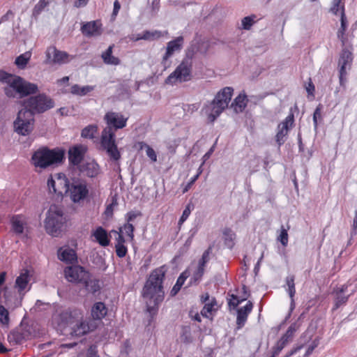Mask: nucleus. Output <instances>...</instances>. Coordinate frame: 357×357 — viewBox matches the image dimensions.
I'll return each mask as SVG.
<instances>
[{"instance_id": "nucleus-40", "label": "nucleus", "mask_w": 357, "mask_h": 357, "mask_svg": "<svg viewBox=\"0 0 357 357\" xmlns=\"http://www.w3.org/2000/svg\"><path fill=\"white\" fill-rule=\"evenodd\" d=\"M331 12L335 15L345 16L344 4L342 2V0H333Z\"/></svg>"}, {"instance_id": "nucleus-53", "label": "nucleus", "mask_w": 357, "mask_h": 357, "mask_svg": "<svg viewBox=\"0 0 357 357\" xmlns=\"http://www.w3.org/2000/svg\"><path fill=\"white\" fill-rule=\"evenodd\" d=\"M319 342L317 340H313L307 347L304 357H308L318 346Z\"/></svg>"}, {"instance_id": "nucleus-56", "label": "nucleus", "mask_w": 357, "mask_h": 357, "mask_svg": "<svg viewBox=\"0 0 357 357\" xmlns=\"http://www.w3.org/2000/svg\"><path fill=\"white\" fill-rule=\"evenodd\" d=\"M223 234L226 241H232L234 239L235 234L230 229H225Z\"/></svg>"}, {"instance_id": "nucleus-35", "label": "nucleus", "mask_w": 357, "mask_h": 357, "mask_svg": "<svg viewBox=\"0 0 357 357\" xmlns=\"http://www.w3.org/2000/svg\"><path fill=\"white\" fill-rule=\"evenodd\" d=\"M217 310V303L214 298H212L208 303H206L201 311V314L206 318H211L213 312Z\"/></svg>"}, {"instance_id": "nucleus-49", "label": "nucleus", "mask_w": 357, "mask_h": 357, "mask_svg": "<svg viewBox=\"0 0 357 357\" xmlns=\"http://www.w3.org/2000/svg\"><path fill=\"white\" fill-rule=\"evenodd\" d=\"M256 16H248L245 17L241 20V26L243 29L248 30L253 25L255 22Z\"/></svg>"}, {"instance_id": "nucleus-52", "label": "nucleus", "mask_w": 357, "mask_h": 357, "mask_svg": "<svg viewBox=\"0 0 357 357\" xmlns=\"http://www.w3.org/2000/svg\"><path fill=\"white\" fill-rule=\"evenodd\" d=\"M191 213V206L187 205L184 211H183L182 215L178 221L179 225L183 224L189 217Z\"/></svg>"}, {"instance_id": "nucleus-25", "label": "nucleus", "mask_w": 357, "mask_h": 357, "mask_svg": "<svg viewBox=\"0 0 357 357\" xmlns=\"http://www.w3.org/2000/svg\"><path fill=\"white\" fill-rule=\"evenodd\" d=\"M86 151V147L83 145H79L73 147L69 150V161L74 165H79L82 160L84 153Z\"/></svg>"}, {"instance_id": "nucleus-38", "label": "nucleus", "mask_w": 357, "mask_h": 357, "mask_svg": "<svg viewBox=\"0 0 357 357\" xmlns=\"http://www.w3.org/2000/svg\"><path fill=\"white\" fill-rule=\"evenodd\" d=\"M93 90V87L91 86H80L78 84H75L72 86L70 92L73 94L77 96H85Z\"/></svg>"}, {"instance_id": "nucleus-41", "label": "nucleus", "mask_w": 357, "mask_h": 357, "mask_svg": "<svg viewBox=\"0 0 357 357\" xmlns=\"http://www.w3.org/2000/svg\"><path fill=\"white\" fill-rule=\"evenodd\" d=\"M138 148L141 150L145 149L146 154L152 162L157 161V154L155 151L149 145L144 142H140L137 144Z\"/></svg>"}, {"instance_id": "nucleus-5", "label": "nucleus", "mask_w": 357, "mask_h": 357, "mask_svg": "<svg viewBox=\"0 0 357 357\" xmlns=\"http://www.w3.org/2000/svg\"><path fill=\"white\" fill-rule=\"evenodd\" d=\"M64 222L62 210L56 205H52L47 213L45 222L47 232L52 236H59L62 231Z\"/></svg>"}, {"instance_id": "nucleus-20", "label": "nucleus", "mask_w": 357, "mask_h": 357, "mask_svg": "<svg viewBox=\"0 0 357 357\" xmlns=\"http://www.w3.org/2000/svg\"><path fill=\"white\" fill-rule=\"evenodd\" d=\"M294 121V114L290 113L286 119L278 125L276 141L279 145L284 142L285 137L287 135L289 128L292 127Z\"/></svg>"}, {"instance_id": "nucleus-47", "label": "nucleus", "mask_w": 357, "mask_h": 357, "mask_svg": "<svg viewBox=\"0 0 357 357\" xmlns=\"http://www.w3.org/2000/svg\"><path fill=\"white\" fill-rule=\"evenodd\" d=\"M50 3L49 0H39L33 9V15L38 16Z\"/></svg>"}, {"instance_id": "nucleus-13", "label": "nucleus", "mask_w": 357, "mask_h": 357, "mask_svg": "<svg viewBox=\"0 0 357 357\" xmlns=\"http://www.w3.org/2000/svg\"><path fill=\"white\" fill-rule=\"evenodd\" d=\"M45 63L48 64H64L70 62L73 56L66 52L57 50L54 46L47 48L45 52Z\"/></svg>"}, {"instance_id": "nucleus-1", "label": "nucleus", "mask_w": 357, "mask_h": 357, "mask_svg": "<svg viewBox=\"0 0 357 357\" xmlns=\"http://www.w3.org/2000/svg\"><path fill=\"white\" fill-rule=\"evenodd\" d=\"M164 277L165 271L162 268L154 270L143 288L142 296L150 313H154L155 307L164 299L165 293L162 286Z\"/></svg>"}, {"instance_id": "nucleus-64", "label": "nucleus", "mask_w": 357, "mask_h": 357, "mask_svg": "<svg viewBox=\"0 0 357 357\" xmlns=\"http://www.w3.org/2000/svg\"><path fill=\"white\" fill-rule=\"evenodd\" d=\"M89 357H98L94 347H90L89 351Z\"/></svg>"}, {"instance_id": "nucleus-58", "label": "nucleus", "mask_w": 357, "mask_h": 357, "mask_svg": "<svg viewBox=\"0 0 357 357\" xmlns=\"http://www.w3.org/2000/svg\"><path fill=\"white\" fill-rule=\"evenodd\" d=\"M241 301L238 300V298L236 296L232 295V298L229 301V305L233 308H235L236 306L238 305Z\"/></svg>"}, {"instance_id": "nucleus-60", "label": "nucleus", "mask_w": 357, "mask_h": 357, "mask_svg": "<svg viewBox=\"0 0 357 357\" xmlns=\"http://www.w3.org/2000/svg\"><path fill=\"white\" fill-rule=\"evenodd\" d=\"M114 232L118 234V238H116V244H123L124 245L125 242L127 241V238H125L124 236L122 235L120 232L113 231Z\"/></svg>"}, {"instance_id": "nucleus-63", "label": "nucleus", "mask_w": 357, "mask_h": 357, "mask_svg": "<svg viewBox=\"0 0 357 357\" xmlns=\"http://www.w3.org/2000/svg\"><path fill=\"white\" fill-rule=\"evenodd\" d=\"M306 91L309 94L313 95V93L314 91V86L311 81L308 83L307 86H306Z\"/></svg>"}, {"instance_id": "nucleus-57", "label": "nucleus", "mask_w": 357, "mask_h": 357, "mask_svg": "<svg viewBox=\"0 0 357 357\" xmlns=\"http://www.w3.org/2000/svg\"><path fill=\"white\" fill-rule=\"evenodd\" d=\"M354 218L353 220L352 228L351 231V236H355L357 234V208L354 213Z\"/></svg>"}, {"instance_id": "nucleus-8", "label": "nucleus", "mask_w": 357, "mask_h": 357, "mask_svg": "<svg viewBox=\"0 0 357 357\" xmlns=\"http://www.w3.org/2000/svg\"><path fill=\"white\" fill-rule=\"evenodd\" d=\"M192 63L189 59H184L166 79L167 84H175L178 82H186L191 78Z\"/></svg>"}, {"instance_id": "nucleus-50", "label": "nucleus", "mask_w": 357, "mask_h": 357, "mask_svg": "<svg viewBox=\"0 0 357 357\" xmlns=\"http://www.w3.org/2000/svg\"><path fill=\"white\" fill-rule=\"evenodd\" d=\"M278 240L282 243L283 246H287L288 244V233L287 229H286L283 226L281 227L280 234L278 237Z\"/></svg>"}, {"instance_id": "nucleus-30", "label": "nucleus", "mask_w": 357, "mask_h": 357, "mask_svg": "<svg viewBox=\"0 0 357 357\" xmlns=\"http://www.w3.org/2000/svg\"><path fill=\"white\" fill-rule=\"evenodd\" d=\"M352 61V55L351 53L349 50H344L340 55L339 59V66H340V81L342 80L343 77L346 75V69L347 66H350L351 62Z\"/></svg>"}, {"instance_id": "nucleus-46", "label": "nucleus", "mask_w": 357, "mask_h": 357, "mask_svg": "<svg viewBox=\"0 0 357 357\" xmlns=\"http://www.w3.org/2000/svg\"><path fill=\"white\" fill-rule=\"evenodd\" d=\"M286 283L288 287V293L291 299V302L294 301V296L296 294V289H295V284H294V277L293 275L288 276L286 278Z\"/></svg>"}, {"instance_id": "nucleus-27", "label": "nucleus", "mask_w": 357, "mask_h": 357, "mask_svg": "<svg viewBox=\"0 0 357 357\" xmlns=\"http://www.w3.org/2000/svg\"><path fill=\"white\" fill-rule=\"evenodd\" d=\"M92 237L94 238L96 242L102 247L109 245V236L107 231L102 227H98L92 231Z\"/></svg>"}, {"instance_id": "nucleus-54", "label": "nucleus", "mask_w": 357, "mask_h": 357, "mask_svg": "<svg viewBox=\"0 0 357 357\" xmlns=\"http://www.w3.org/2000/svg\"><path fill=\"white\" fill-rule=\"evenodd\" d=\"M321 106L319 105L316 108V109L314 112V114H313V122H314V126L315 128H317V125H318L317 119L319 118H321Z\"/></svg>"}, {"instance_id": "nucleus-61", "label": "nucleus", "mask_w": 357, "mask_h": 357, "mask_svg": "<svg viewBox=\"0 0 357 357\" xmlns=\"http://www.w3.org/2000/svg\"><path fill=\"white\" fill-rule=\"evenodd\" d=\"M89 0H77L74 3V6L76 8L84 7L87 5Z\"/></svg>"}, {"instance_id": "nucleus-14", "label": "nucleus", "mask_w": 357, "mask_h": 357, "mask_svg": "<svg viewBox=\"0 0 357 357\" xmlns=\"http://www.w3.org/2000/svg\"><path fill=\"white\" fill-rule=\"evenodd\" d=\"M66 280L70 282H81L86 284L89 278V273L80 266H68L64 270Z\"/></svg>"}, {"instance_id": "nucleus-26", "label": "nucleus", "mask_w": 357, "mask_h": 357, "mask_svg": "<svg viewBox=\"0 0 357 357\" xmlns=\"http://www.w3.org/2000/svg\"><path fill=\"white\" fill-rule=\"evenodd\" d=\"M79 171L89 177H95L99 172L100 169L98 165L93 160L84 161L79 166Z\"/></svg>"}, {"instance_id": "nucleus-9", "label": "nucleus", "mask_w": 357, "mask_h": 357, "mask_svg": "<svg viewBox=\"0 0 357 357\" xmlns=\"http://www.w3.org/2000/svg\"><path fill=\"white\" fill-rule=\"evenodd\" d=\"M115 134L110 127H106L102 132L101 145L107 151L110 158L117 161L121 158L120 152L115 144Z\"/></svg>"}, {"instance_id": "nucleus-12", "label": "nucleus", "mask_w": 357, "mask_h": 357, "mask_svg": "<svg viewBox=\"0 0 357 357\" xmlns=\"http://www.w3.org/2000/svg\"><path fill=\"white\" fill-rule=\"evenodd\" d=\"M184 44V38L183 36H178L175 39L168 42L165 49V53L162 56L161 64L164 69L169 67L171 62L169 59L176 53L181 51Z\"/></svg>"}, {"instance_id": "nucleus-10", "label": "nucleus", "mask_w": 357, "mask_h": 357, "mask_svg": "<svg viewBox=\"0 0 357 357\" xmlns=\"http://www.w3.org/2000/svg\"><path fill=\"white\" fill-rule=\"evenodd\" d=\"M25 108L34 112L41 113L54 107L53 100L45 94L29 98L24 102Z\"/></svg>"}, {"instance_id": "nucleus-19", "label": "nucleus", "mask_w": 357, "mask_h": 357, "mask_svg": "<svg viewBox=\"0 0 357 357\" xmlns=\"http://www.w3.org/2000/svg\"><path fill=\"white\" fill-rule=\"evenodd\" d=\"M81 31L86 37H98L102 33V24L100 20L87 22L82 24Z\"/></svg>"}, {"instance_id": "nucleus-37", "label": "nucleus", "mask_w": 357, "mask_h": 357, "mask_svg": "<svg viewBox=\"0 0 357 357\" xmlns=\"http://www.w3.org/2000/svg\"><path fill=\"white\" fill-rule=\"evenodd\" d=\"M340 27L337 31V38L341 40L342 45H344L347 40V37L345 36V31L348 26V22L346 16L340 17Z\"/></svg>"}, {"instance_id": "nucleus-22", "label": "nucleus", "mask_w": 357, "mask_h": 357, "mask_svg": "<svg viewBox=\"0 0 357 357\" xmlns=\"http://www.w3.org/2000/svg\"><path fill=\"white\" fill-rule=\"evenodd\" d=\"M12 229L13 232L20 236H26L29 232L27 220L24 216L17 215L13 218Z\"/></svg>"}, {"instance_id": "nucleus-23", "label": "nucleus", "mask_w": 357, "mask_h": 357, "mask_svg": "<svg viewBox=\"0 0 357 357\" xmlns=\"http://www.w3.org/2000/svg\"><path fill=\"white\" fill-rule=\"evenodd\" d=\"M233 92V88L225 87L216 94L214 100L224 109H226L231 99Z\"/></svg>"}, {"instance_id": "nucleus-32", "label": "nucleus", "mask_w": 357, "mask_h": 357, "mask_svg": "<svg viewBox=\"0 0 357 357\" xmlns=\"http://www.w3.org/2000/svg\"><path fill=\"white\" fill-rule=\"evenodd\" d=\"M295 331V328L291 326L287 330V333L280 338V340L277 342V344L275 347V350L273 351V357L277 356L280 351L285 347L287 343L289 341V339L291 337L293 333Z\"/></svg>"}, {"instance_id": "nucleus-16", "label": "nucleus", "mask_w": 357, "mask_h": 357, "mask_svg": "<svg viewBox=\"0 0 357 357\" xmlns=\"http://www.w3.org/2000/svg\"><path fill=\"white\" fill-rule=\"evenodd\" d=\"M68 192L71 200L75 203H78L86 198L89 189L85 181H78L73 182L71 186H69Z\"/></svg>"}, {"instance_id": "nucleus-33", "label": "nucleus", "mask_w": 357, "mask_h": 357, "mask_svg": "<svg viewBox=\"0 0 357 357\" xmlns=\"http://www.w3.org/2000/svg\"><path fill=\"white\" fill-rule=\"evenodd\" d=\"M248 99L245 93H241L234 100L231 107L236 112H241L247 105Z\"/></svg>"}, {"instance_id": "nucleus-6", "label": "nucleus", "mask_w": 357, "mask_h": 357, "mask_svg": "<svg viewBox=\"0 0 357 357\" xmlns=\"http://www.w3.org/2000/svg\"><path fill=\"white\" fill-rule=\"evenodd\" d=\"M34 121L33 112L24 108L19 111L13 122L14 130L20 135H29L33 130Z\"/></svg>"}, {"instance_id": "nucleus-7", "label": "nucleus", "mask_w": 357, "mask_h": 357, "mask_svg": "<svg viewBox=\"0 0 357 357\" xmlns=\"http://www.w3.org/2000/svg\"><path fill=\"white\" fill-rule=\"evenodd\" d=\"M48 191L50 194L62 198L68 192L69 181L63 173L50 175L47 181Z\"/></svg>"}, {"instance_id": "nucleus-34", "label": "nucleus", "mask_w": 357, "mask_h": 357, "mask_svg": "<svg viewBox=\"0 0 357 357\" xmlns=\"http://www.w3.org/2000/svg\"><path fill=\"white\" fill-rule=\"evenodd\" d=\"M114 45H110L107 50L102 54V59L106 64L109 65H119L120 60L112 55V50Z\"/></svg>"}, {"instance_id": "nucleus-43", "label": "nucleus", "mask_w": 357, "mask_h": 357, "mask_svg": "<svg viewBox=\"0 0 357 357\" xmlns=\"http://www.w3.org/2000/svg\"><path fill=\"white\" fill-rule=\"evenodd\" d=\"M188 278L187 272H183L177 279L176 283L171 290V295L175 296L181 289L182 285L184 284L186 278Z\"/></svg>"}, {"instance_id": "nucleus-18", "label": "nucleus", "mask_w": 357, "mask_h": 357, "mask_svg": "<svg viewBox=\"0 0 357 357\" xmlns=\"http://www.w3.org/2000/svg\"><path fill=\"white\" fill-rule=\"evenodd\" d=\"M225 109L213 99L212 101L204 104L202 109V114L206 118L209 123H213Z\"/></svg>"}, {"instance_id": "nucleus-51", "label": "nucleus", "mask_w": 357, "mask_h": 357, "mask_svg": "<svg viewBox=\"0 0 357 357\" xmlns=\"http://www.w3.org/2000/svg\"><path fill=\"white\" fill-rule=\"evenodd\" d=\"M115 248H116V255L119 257H124L126 254H127V252H128V250H127V248L126 247L125 245H123V244H116L115 245Z\"/></svg>"}, {"instance_id": "nucleus-17", "label": "nucleus", "mask_w": 357, "mask_h": 357, "mask_svg": "<svg viewBox=\"0 0 357 357\" xmlns=\"http://www.w3.org/2000/svg\"><path fill=\"white\" fill-rule=\"evenodd\" d=\"M211 47V42L201 37H196L188 49L187 56L192 58L195 54H205Z\"/></svg>"}, {"instance_id": "nucleus-44", "label": "nucleus", "mask_w": 357, "mask_h": 357, "mask_svg": "<svg viewBox=\"0 0 357 357\" xmlns=\"http://www.w3.org/2000/svg\"><path fill=\"white\" fill-rule=\"evenodd\" d=\"M98 131V128L95 125H89L84 128L82 131V137L84 138L92 139Z\"/></svg>"}, {"instance_id": "nucleus-39", "label": "nucleus", "mask_w": 357, "mask_h": 357, "mask_svg": "<svg viewBox=\"0 0 357 357\" xmlns=\"http://www.w3.org/2000/svg\"><path fill=\"white\" fill-rule=\"evenodd\" d=\"M31 57V52L29 51L26 52L24 54H20L15 59V63L19 68L24 69L25 68L26 64L29 61Z\"/></svg>"}, {"instance_id": "nucleus-28", "label": "nucleus", "mask_w": 357, "mask_h": 357, "mask_svg": "<svg viewBox=\"0 0 357 357\" xmlns=\"http://www.w3.org/2000/svg\"><path fill=\"white\" fill-rule=\"evenodd\" d=\"M107 309L105 305L102 302L96 303L91 308V321H95L98 324L107 314Z\"/></svg>"}, {"instance_id": "nucleus-55", "label": "nucleus", "mask_w": 357, "mask_h": 357, "mask_svg": "<svg viewBox=\"0 0 357 357\" xmlns=\"http://www.w3.org/2000/svg\"><path fill=\"white\" fill-rule=\"evenodd\" d=\"M139 215H140L139 213H137V212H134V211L128 212L126 215V220L127 221V223H131Z\"/></svg>"}, {"instance_id": "nucleus-59", "label": "nucleus", "mask_w": 357, "mask_h": 357, "mask_svg": "<svg viewBox=\"0 0 357 357\" xmlns=\"http://www.w3.org/2000/svg\"><path fill=\"white\" fill-rule=\"evenodd\" d=\"M120 8H121V5H120L119 2L117 0H116L114 3V10H113V13H112L113 18L116 17Z\"/></svg>"}, {"instance_id": "nucleus-42", "label": "nucleus", "mask_w": 357, "mask_h": 357, "mask_svg": "<svg viewBox=\"0 0 357 357\" xmlns=\"http://www.w3.org/2000/svg\"><path fill=\"white\" fill-rule=\"evenodd\" d=\"M24 340V336L19 331H12L8 335V341L12 345L20 344Z\"/></svg>"}, {"instance_id": "nucleus-29", "label": "nucleus", "mask_w": 357, "mask_h": 357, "mask_svg": "<svg viewBox=\"0 0 357 357\" xmlns=\"http://www.w3.org/2000/svg\"><path fill=\"white\" fill-rule=\"evenodd\" d=\"M252 307V303L250 301H248L244 307L238 310L236 324L238 329L245 325L248 316L251 312Z\"/></svg>"}, {"instance_id": "nucleus-45", "label": "nucleus", "mask_w": 357, "mask_h": 357, "mask_svg": "<svg viewBox=\"0 0 357 357\" xmlns=\"http://www.w3.org/2000/svg\"><path fill=\"white\" fill-rule=\"evenodd\" d=\"M163 34L161 31L154 30V31H145L142 33V38H144L145 40H154L162 37Z\"/></svg>"}, {"instance_id": "nucleus-15", "label": "nucleus", "mask_w": 357, "mask_h": 357, "mask_svg": "<svg viewBox=\"0 0 357 357\" xmlns=\"http://www.w3.org/2000/svg\"><path fill=\"white\" fill-rule=\"evenodd\" d=\"M357 289V284L353 286L352 283L348 282L347 284L334 290L335 294V307H339L342 304L347 303L348 298L354 294Z\"/></svg>"}, {"instance_id": "nucleus-11", "label": "nucleus", "mask_w": 357, "mask_h": 357, "mask_svg": "<svg viewBox=\"0 0 357 357\" xmlns=\"http://www.w3.org/2000/svg\"><path fill=\"white\" fill-rule=\"evenodd\" d=\"M210 250H206L202 258L197 264L192 263L185 272H187L188 277H190V283H197L204 273V268L209 260Z\"/></svg>"}, {"instance_id": "nucleus-2", "label": "nucleus", "mask_w": 357, "mask_h": 357, "mask_svg": "<svg viewBox=\"0 0 357 357\" xmlns=\"http://www.w3.org/2000/svg\"><path fill=\"white\" fill-rule=\"evenodd\" d=\"M59 319L61 321L58 322V326L61 328L68 326L73 336L84 335L96 330L98 326L95 321L84 320L83 311L79 309L66 310L59 315Z\"/></svg>"}, {"instance_id": "nucleus-36", "label": "nucleus", "mask_w": 357, "mask_h": 357, "mask_svg": "<svg viewBox=\"0 0 357 357\" xmlns=\"http://www.w3.org/2000/svg\"><path fill=\"white\" fill-rule=\"evenodd\" d=\"M122 235L127 238V241L132 242L134 239V226L132 223H126L120 227L119 231Z\"/></svg>"}, {"instance_id": "nucleus-24", "label": "nucleus", "mask_w": 357, "mask_h": 357, "mask_svg": "<svg viewBox=\"0 0 357 357\" xmlns=\"http://www.w3.org/2000/svg\"><path fill=\"white\" fill-rule=\"evenodd\" d=\"M30 276L29 271L25 270L16 278L15 287L17 289L20 294L24 295L29 290V283Z\"/></svg>"}, {"instance_id": "nucleus-48", "label": "nucleus", "mask_w": 357, "mask_h": 357, "mask_svg": "<svg viewBox=\"0 0 357 357\" xmlns=\"http://www.w3.org/2000/svg\"><path fill=\"white\" fill-rule=\"evenodd\" d=\"M0 323L6 326L9 324V313L3 305H0Z\"/></svg>"}, {"instance_id": "nucleus-21", "label": "nucleus", "mask_w": 357, "mask_h": 357, "mask_svg": "<svg viewBox=\"0 0 357 357\" xmlns=\"http://www.w3.org/2000/svg\"><path fill=\"white\" fill-rule=\"evenodd\" d=\"M104 119L107 127L114 128L115 130L126 127L128 121V118L121 114L112 112H107Z\"/></svg>"}, {"instance_id": "nucleus-62", "label": "nucleus", "mask_w": 357, "mask_h": 357, "mask_svg": "<svg viewBox=\"0 0 357 357\" xmlns=\"http://www.w3.org/2000/svg\"><path fill=\"white\" fill-rule=\"evenodd\" d=\"M114 205H116V202H113L112 204H109L107 206V208L105 210L106 215H109L112 214L113 207H114Z\"/></svg>"}, {"instance_id": "nucleus-4", "label": "nucleus", "mask_w": 357, "mask_h": 357, "mask_svg": "<svg viewBox=\"0 0 357 357\" xmlns=\"http://www.w3.org/2000/svg\"><path fill=\"white\" fill-rule=\"evenodd\" d=\"M63 158V151L43 147L33 152L31 162L36 172H40L50 166L61 162Z\"/></svg>"}, {"instance_id": "nucleus-31", "label": "nucleus", "mask_w": 357, "mask_h": 357, "mask_svg": "<svg viewBox=\"0 0 357 357\" xmlns=\"http://www.w3.org/2000/svg\"><path fill=\"white\" fill-rule=\"evenodd\" d=\"M58 257L66 263H73L77 260L75 250L68 247L61 248L58 250Z\"/></svg>"}, {"instance_id": "nucleus-3", "label": "nucleus", "mask_w": 357, "mask_h": 357, "mask_svg": "<svg viewBox=\"0 0 357 357\" xmlns=\"http://www.w3.org/2000/svg\"><path fill=\"white\" fill-rule=\"evenodd\" d=\"M0 82L7 85L5 87V93L8 97H15L17 94L22 97L35 93L38 91L36 84L4 71H0Z\"/></svg>"}]
</instances>
